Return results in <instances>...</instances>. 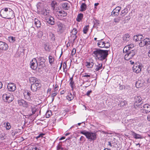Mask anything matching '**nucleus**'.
Masks as SVG:
<instances>
[{
	"label": "nucleus",
	"mask_w": 150,
	"mask_h": 150,
	"mask_svg": "<svg viewBox=\"0 0 150 150\" xmlns=\"http://www.w3.org/2000/svg\"><path fill=\"white\" fill-rule=\"evenodd\" d=\"M108 52L109 50H107L98 49L93 51L92 55L96 59L103 61L105 59L106 60L108 55Z\"/></svg>",
	"instance_id": "obj_1"
},
{
	"label": "nucleus",
	"mask_w": 150,
	"mask_h": 150,
	"mask_svg": "<svg viewBox=\"0 0 150 150\" xmlns=\"http://www.w3.org/2000/svg\"><path fill=\"white\" fill-rule=\"evenodd\" d=\"M0 15L3 18L9 19H13L15 17L13 11L9 8L2 9L0 12Z\"/></svg>",
	"instance_id": "obj_2"
},
{
	"label": "nucleus",
	"mask_w": 150,
	"mask_h": 150,
	"mask_svg": "<svg viewBox=\"0 0 150 150\" xmlns=\"http://www.w3.org/2000/svg\"><path fill=\"white\" fill-rule=\"evenodd\" d=\"M80 133L84 135L86 138L90 140L94 141L96 139L97 137V134L96 133L83 131H81Z\"/></svg>",
	"instance_id": "obj_3"
},
{
	"label": "nucleus",
	"mask_w": 150,
	"mask_h": 150,
	"mask_svg": "<svg viewBox=\"0 0 150 150\" xmlns=\"http://www.w3.org/2000/svg\"><path fill=\"white\" fill-rule=\"evenodd\" d=\"M2 97L5 102L8 103L11 102L13 100V95L9 93H6L4 94Z\"/></svg>",
	"instance_id": "obj_4"
},
{
	"label": "nucleus",
	"mask_w": 150,
	"mask_h": 150,
	"mask_svg": "<svg viewBox=\"0 0 150 150\" xmlns=\"http://www.w3.org/2000/svg\"><path fill=\"white\" fill-rule=\"evenodd\" d=\"M55 15L58 19L62 20L64 17L67 16V13L63 10L57 11H56Z\"/></svg>",
	"instance_id": "obj_5"
},
{
	"label": "nucleus",
	"mask_w": 150,
	"mask_h": 150,
	"mask_svg": "<svg viewBox=\"0 0 150 150\" xmlns=\"http://www.w3.org/2000/svg\"><path fill=\"white\" fill-rule=\"evenodd\" d=\"M136 54V51L135 50H132L130 51L127 53L125 56V60H128L132 59Z\"/></svg>",
	"instance_id": "obj_6"
},
{
	"label": "nucleus",
	"mask_w": 150,
	"mask_h": 150,
	"mask_svg": "<svg viewBox=\"0 0 150 150\" xmlns=\"http://www.w3.org/2000/svg\"><path fill=\"white\" fill-rule=\"evenodd\" d=\"M142 66V64H135L134 65L133 67V70L134 72L138 73L141 71Z\"/></svg>",
	"instance_id": "obj_7"
},
{
	"label": "nucleus",
	"mask_w": 150,
	"mask_h": 150,
	"mask_svg": "<svg viewBox=\"0 0 150 150\" xmlns=\"http://www.w3.org/2000/svg\"><path fill=\"white\" fill-rule=\"evenodd\" d=\"M57 26V31L58 32L62 33L64 30V25L60 21H58L56 23Z\"/></svg>",
	"instance_id": "obj_8"
},
{
	"label": "nucleus",
	"mask_w": 150,
	"mask_h": 150,
	"mask_svg": "<svg viewBox=\"0 0 150 150\" xmlns=\"http://www.w3.org/2000/svg\"><path fill=\"white\" fill-rule=\"evenodd\" d=\"M41 85L40 83H32L31 84V89L33 91H36L41 87Z\"/></svg>",
	"instance_id": "obj_9"
},
{
	"label": "nucleus",
	"mask_w": 150,
	"mask_h": 150,
	"mask_svg": "<svg viewBox=\"0 0 150 150\" xmlns=\"http://www.w3.org/2000/svg\"><path fill=\"white\" fill-rule=\"evenodd\" d=\"M8 48V46L6 42L0 41V50L6 51Z\"/></svg>",
	"instance_id": "obj_10"
},
{
	"label": "nucleus",
	"mask_w": 150,
	"mask_h": 150,
	"mask_svg": "<svg viewBox=\"0 0 150 150\" xmlns=\"http://www.w3.org/2000/svg\"><path fill=\"white\" fill-rule=\"evenodd\" d=\"M142 108V112L143 113H147L150 112V105L149 104H145Z\"/></svg>",
	"instance_id": "obj_11"
},
{
	"label": "nucleus",
	"mask_w": 150,
	"mask_h": 150,
	"mask_svg": "<svg viewBox=\"0 0 150 150\" xmlns=\"http://www.w3.org/2000/svg\"><path fill=\"white\" fill-rule=\"evenodd\" d=\"M38 65L37 60L35 58L33 59L30 62V66L31 68L33 70H35Z\"/></svg>",
	"instance_id": "obj_12"
},
{
	"label": "nucleus",
	"mask_w": 150,
	"mask_h": 150,
	"mask_svg": "<svg viewBox=\"0 0 150 150\" xmlns=\"http://www.w3.org/2000/svg\"><path fill=\"white\" fill-rule=\"evenodd\" d=\"M150 41L149 39L146 38L143 40H142L139 43V46L141 47H143L144 46L148 45L149 44Z\"/></svg>",
	"instance_id": "obj_13"
},
{
	"label": "nucleus",
	"mask_w": 150,
	"mask_h": 150,
	"mask_svg": "<svg viewBox=\"0 0 150 150\" xmlns=\"http://www.w3.org/2000/svg\"><path fill=\"white\" fill-rule=\"evenodd\" d=\"M7 88L9 91H13L16 89V86L13 83H10L8 84Z\"/></svg>",
	"instance_id": "obj_14"
},
{
	"label": "nucleus",
	"mask_w": 150,
	"mask_h": 150,
	"mask_svg": "<svg viewBox=\"0 0 150 150\" xmlns=\"http://www.w3.org/2000/svg\"><path fill=\"white\" fill-rule=\"evenodd\" d=\"M134 47L133 45H129L125 46L124 48L123 52L124 53H127L132 50H131Z\"/></svg>",
	"instance_id": "obj_15"
},
{
	"label": "nucleus",
	"mask_w": 150,
	"mask_h": 150,
	"mask_svg": "<svg viewBox=\"0 0 150 150\" xmlns=\"http://www.w3.org/2000/svg\"><path fill=\"white\" fill-rule=\"evenodd\" d=\"M121 9V7L119 6L116 7L112 11V15L115 16H118Z\"/></svg>",
	"instance_id": "obj_16"
},
{
	"label": "nucleus",
	"mask_w": 150,
	"mask_h": 150,
	"mask_svg": "<svg viewBox=\"0 0 150 150\" xmlns=\"http://www.w3.org/2000/svg\"><path fill=\"white\" fill-rule=\"evenodd\" d=\"M104 67H103V64L102 63H97L95 64L94 69L96 71H99L102 69H103Z\"/></svg>",
	"instance_id": "obj_17"
},
{
	"label": "nucleus",
	"mask_w": 150,
	"mask_h": 150,
	"mask_svg": "<svg viewBox=\"0 0 150 150\" xmlns=\"http://www.w3.org/2000/svg\"><path fill=\"white\" fill-rule=\"evenodd\" d=\"M143 39V37L141 35H134L133 37V39L136 41H141Z\"/></svg>",
	"instance_id": "obj_18"
},
{
	"label": "nucleus",
	"mask_w": 150,
	"mask_h": 150,
	"mask_svg": "<svg viewBox=\"0 0 150 150\" xmlns=\"http://www.w3.org/2000/svg\"><path fill=\"white\" fill-rule=\"evenodd\" d=\"M29 81L31 83H40V81L38 79L35 77H31L29 78Z\"/></svg>",
	"instance_id": "obj_19"
},
{
	"label": "nucleus",
	"mask_w": 150,
	"mask_h": 150,
	"mask_svg": "<svg viewBox=\"0 0 150 150\" xmlns=\"http://www.w3.org/2000/svg\"><path fill=\"white\" fill-rule=\"evenodd\" d=\"M103 39H101L100 40L98 41V42L97 44L100 47H104L105 46V42L104 41H103Z\"/></svg>",
	"instance_id": "obj_20"
},
{
	"label": "nucleus",
	"mask_w": 150,
	"mask_h": 150,
	"mask_svg": "<svg viewBox=\"0 0 150 150\" xmlns=\"http://www.w3.org/2000/svg\"><path fill=\"white\" fill-rule=\"evenodd\" d=\"M23 94L24 97L25 99L29 100H31V94L29 92L25 91Z\"/></svg>",
	"instance_id": "obj_21"
},
{
	"label": "nucleus",
	"mask_w": 150,
	"mask_h": 150,
	"mask_svg": "<svg viewBox=\"0 0 150 150\" xmlns=\"http://www.w3.org/2000/svg\"><path fill=\"white\" fill-rule=\"evenodd\" d=\"M47 22L51 25H53L55 24L54 18L52 17H51L46 19Z\"/></svg>",
	"instance_id": "obj_22"
},
{
	"label": "nucleus",
	"mask_w": 150,
	"mask_h": 150,
	"mask_svg": "<svg viewBox=\"0 0 150 150\" xmlns=\"http://www.w3.org/2000/svg\"><path fill=\"white\" fill-rule=\"evenodd\" d=\"M62 7L63 9L68 10L70 8V4L69 3L65 2L62 4Z\"/></svg>",
	"instance_id": "obj_23"
},
{
	"label": "nucleus",
	"mask_w": 150,
	"mask_h": 150,
	"mask_svg": "<svg viewBox=\"0 0 150 150\" xmlns=\"http://www.w3.org/2000/svg\"><path fill=\"white\" fill-rule=\"evenodd\" d=\"M39 66H42L45 64L44 63L45 61V59L43 58L40 57L39 58Z\"/></svg>",
	"instance_id": "obj_24"
},
{
	"label": "nucleus",
	"mask_w": 150,
	"mask_h": 150,
	"mask_svg": "<svg viewBox=\"0 0 150 150\" xmlns=\"http://www.w3.org/2000/svg\"><path fill=\"white\" fill-rule=\"evenodd\" d=\"M35 24L36 25L37 28H39L41 26V23L38 19L35 18L34 19Z\"/></svg>",
	"instance_id": "obj_25"
},
{
	"label": "nucleus",
	"mask_w": 150,
	"mask_h": 150,
	"mask_svg": "<svg viewBox=\"0 0 150 150\" xmlns=\"http://www.w3.org/2000/svg\"><path fill=\"white\" fill-rule=\"evenodd\" d=\"M132 135L134 137V138L136 139L142 138V136L141 135L137 134L134 132H132Z\"/></svg>",
	"instance_id": "obj_26"
},
{
	"label": "nucleus",
	"mask_w": 150,
	"mask_h": 150,
	"mask_svg": "<svg viewBox=\"0 0 150 150\" xmlns=\"http://www.w3.org/2000/svg\"><path fill=\"white\" fill-rule=\"evenodd\" d=\"M130 36L128 34H125L123 37V41L126 42L129 40Z\"/></svg>",
	"instance_id": "obj_27"
},
{
	"label": "nucleus",
	"mask_w": 150,
	"mask_h": 150,
	"mask_svg": "<svg viewBox=\"0 0 150 150\" xmlns=\"http://www.w3.org/2000/svg\"><path fill=\"white\" fill-rule=\"evenodd\" d=\"M86 66L88 68H91L94 64L93 62L90 61L89 62H86Z\"/></svg>",
	"instance_id": "obj_28"
},
{
	"label": "nucleus",
	"mask_w": 150,
	"mask_h": 150,
	"mask_svg": "<svg viewBox=\"0 0 150 150\" xmlns=\"http://www.w3.org/2000/svg\"><path fill=\"white\" fill-rule=\"evenodd\" d=\"M94 23L93 27L97 29L98 27V26L100 25L99 21L97 20H95L94 21Z\"/></svg>",
	"instance_id": "obj_29"
},
{
	"label": "nucleus",
	"mask_w": 150,
	"mask_h": 150,
	"mask_svg": "<svg viewBox=\"0 0 150 150\" xmlns=\"http://www.w3.org/2000/svg\"><path fill=\"white\" fill-rule=\"evenodd\" d=\"M135 101L138 102V103H140L142 99L140 96H136L134 97Z\"/></svg>",
	"instance_id": "obj_30"
},
{
	"label": "nucleus",
	"mask_w": 150,
	"mask_h": 150,
	"mask_svg": "<svg viewBox=\"0 0 150 150\" xmlns=\"http://www.w3.org/2000/svg\"><path fill=\"white\" fill-rule=\"evenodd\" d=\"M31 111L32 112V113L29 114V115L31 116L32 115L34 114L36 111V109L34 106H32L31 107Z\"/></svg>",
	"instance_id": "obj_31"
},
{
	"label": "nucleus",
	"mask_w": 150,
	"mask_h": 150,
	"mask_svg": "<svg viewBox=\"0 0 150 150\" xmlns=\"http://www.w3.org/2000/svg\"><path fill=\"white\" fill-rule=\"evenodd\" d=\"M81 11H83L86 10V5L85 3H82L81 6Z\"/></svg>",
	"instance_id": "obj_32"
},
{
	"label": "nucleus",
	"mask_w": 150,
	"mask_h": 150,
	"mask_svg": "<svg viewBox=\"0 0 150 150\" xmlns=\"http://www.w3.org/2000/svg\"><path fill=\"white\" fill-rule=\"evenodd\" d=\"M83 15L82 14H79L77 17V21L78 22H80V21L82 19Z\"/></svg>",
	"instance_id": "obj_33"
},
{
	"label": "nucleus",
	"mask_w": 150,
	"mask_h": 150,
	"mask_svg": "<svg viewBox=\"0 0 150 150\" xmlns=\"http://www.w3.org/2000/svg\"><path fill=\"white\" fill-rule=\"evenodd\" d=\"M67 100L71 101L73 99L74 97L71 93H69L67 97Z\"/></svg>",
	"instance_id": "obj_34"
},
{
	"label": "nucleus",
	"mask_w": 150,
	"mask_h": 150,
	"mask_svg": "<svg viewBox=\"0 0 150 150\" xmlns=\"http://www.w3.org/2000/svg\"><path fill=\"white\" fill-rule=\"evenodd\" d=\"M135 86L137 88H139L142 86V83H141L140 81H138L136 82Z\"/></svg>",
	"instance_id": "obj_35"
},
{
	"label": "nucleus",
	"mask_w": 150,
	"mask_h": 150,
	"mask_svg": "<svg viewBox=\"0 0 150 150\" xmlns=\"http://www.w3.org/2000/svg\"><path fill=\"white\" fill-rule=\"evenodd\" d=\"M127 12V9L126 8H125L122 11L121 14L122 16H124Z\"/></svg>",
	"instance_id": "obj_36"
},
{
	"label": "nucleus",
	"mask_w": 150,
	"mask_h": 150,
	"mask_svg": "<svg viewBox=\"0 0 150 150\" xmlns=\"http://www.w3.org/2000/svg\"><path fill=\"white\" fill-rule=\"evenodd\" d=\"M70 83L69 84L70 85V86L72 88V89H73L74 87V82L73 81V79L72 78H71L70 79Z\"/></svg>",
	"instance_id": "obj_37"
},
{
	"label": "nucleus",
	"mask_w": 150,
	"mask_h": 150,
	"mask_svg": "<svg viewBox=\"0 0 150 150\" xmlns=\"http://www.w3.org/2000/svg\"><path fill=\"white\" fill-rule=\"evenodd\" d=\"M49 62L51 64L54 62V59L52 56L50 55L49 57Z\"/></svg>",
	"instance_id": "obj_38"
},
{
	"label": "nucleus",
	"mask_w": 150,
	"mask_h": 150,
	"mask_svg": "<svg viewBox=\"0 0 150 150\" xmlns=\"http://www.w3.org/2000/svg\"><path fill=\"white\" fill-rule=\"evenodd\" d=\"M67 65L66 62H64L63 64V68L64 69V71L66 73L67 71Z\"/></svg>",
	"instance_id": "obj_39"
},
{
	"label": "nucleus",
	"mask_w": 150,
	"mask_h": 150,
	"mask_svg": "<svg viewBox=\"0 0 150 150\" xmlns=\"http://www.w3.org/2000/svg\"><path fill=\"white\" fill-rule=\"evenodd\" d=\"M89 26L88 25H86L83 28V33L84 34H86L88 31V28H89Z\"/></svg>",
	"instance_id": "obj_40"
},
{
	"label": "nucleus",
	"mask_w": 150,
	"mask_h": 150,
	"mask_svg": "<svg viewBox=\"0 0 150 150\" xmlns=\"http://www.w3.org/2000/svg\"><path fill=\"white\" fill-rule=\"evenodd\" d=\"M52 115V112L51 111H48L46 114V117L47 118L49 117L51 115Z\"/></svg>",
	"instance_id": "obj_41"
},
{
	"label": "nucleus",
	"mask_w": 150,
	"mask_h": 150,
	"mask_svg": "<svg viewBox=\"0 0 150 150\" xmlns=\"http://www.w3.org/2000/svg\"><path fill=\"white\" fill-rule=\"evenodd\" d=\"M49 37L51 38V39L52 40H54L55 39V37L54 34L52 33H49Z\"/></svg>",
	"instance_id": "obj_42"
},
{
	"label": "nucleus",
	"mask_w": 150,
	"mask_h": 150,
	"mask_svg": "<svg viewBox=\"0 0 150 150\" xmlns=\"http://www.w3.org/2000/svg\"><path fill=\"white\" fill-rule=\"evenodd\" d=\"M25 101L23 100H20L18 101V103L20 105H24Z\"/></svg>",
	"instance_id": "obj_43"
},
{
	"label": "nucleus",
	"mask_w": 150,
	"mask_h": 150,
	"mask_svg": "<svg viewBox=\"0 0 150 150\" xmlns=\"http://www.w3.org/2000/svg\"><path fill=\"white\" fill-rule=\"evenodd\" d=\"M141 103H138V102H135L134 104V106L136 108H137L140 106Z\"/></svg>",
	"instance_id": "obj_44"
},
{
	"label": "nucleus",
	"mask_w": 150,
	"mask_h": 150,
	"mask_svg": "<svg viewBox=\"0 0 150 150\" xmlns=\"http://www.w3.org/2000/svg\"><path fill=\"white\" fill-rule=\"evenodd\" d=\"M91 74L89 73H85L83 74L82 77H86L87 78H89L91 76Z\"/></svg>",
	"instance_id": "obj_45"
},
{
	"label": "nucleus",
	"mask_w": 150,
	"mask_h": 150,
	"mask_svg": "<svg viewBox=\"0 0 150 150\" xmlns=\"http://www.w3.org/2000/svg\"><path fill=\"white\" fill-rule=\"evenodd\" d=\"M15 38L11 36L8 37V40L10 42H13L15 41Z\"/></svg>",
	"instance_id": "obj_46"
},
{
	"label": "nucleus",
	"mask_w": 150,
	"mask_h": 150,
	"mask_svg": "<svg viewBox=\"0 0 150 150\" xmlns=\"http://www.w3.org/2000/svg\"><path fill=\"white\" fill-rule=\"evenodd\" d=\"M71 33H72L71 35H76V34L77 33V30L75 28H74L71 31Z\"/></svg>",
	"instance_id": "obj_47"
},
{
	"label": "nucleus",
	"mask_w": 150,
	"mask_h": 150,
	"mask_svg": "<svg viewBox=\"0 0 150 150\" xmlns=\"http://www.w3.org/2000/svg\"><path fill=\"white\" fill-rule=\"evenodd\" d=\"M47 11L46 9H43L42 11V14L44 16H47L48 14V12Z\"/></svg>",
	"instance_id": "obj_48"
},
{
	"label": "nucleus",
	"mask_w": 150,
	"mask_h": 150,
	"mask_svg": "<svg viewBox=\"0 0 150 150\" xmlns=\"http://www.w3.org/2000/svg\"><path fill=\"white\" fill-rule=\"evenodd\" d=\"M43 35L42 32L41 31H39L37 34V35L39 38H41Z\"/></svg>",
	"instance_id": "obj_49"
},
{
	"label": "nucleus",
	"mask_w": 150,
	"mask_h": 150,
	"mask_svg": "<svg viewBox=\"0 0 150 150\" xmlns=\"http://www.w3.org/2000/svg\"><path fill=\"white\" fill-rule=\"evenodd\" d=\"M71 40L74 42L77 38V36L75 35H71Z\"/></svg>",
	"instance_id": "obj_50"
},
{
	"label": "nucleus",
	"mask_w": 150,
	"mask_h": 150,
	"mask_svg": "<svg viewBox=\"0 0 150 150\" xmlns=\"http://www.w3.org/2000/svg\"><path fill=\"white\" fill-rule=\"evenodd\" d=\"M57 94V91H55L54 93L52 94L51 95V96L52 98V101H53L54 99V97Z\"/></svg>",
	"instance_id": "obj_51"
},
{
	"label": "nucleus",
	"mask_w": 150,
	"mask_h": 150,
	"mask_svg": "<svg viewBox=\"0 0 150 150\" xmlns=\"http://www.w3.org/2000/svg\"><path fill=\"white\" fill-rule=\"evenodd\" d=\"M120 17L116 18L114 19V22L116 23H119L120 21Z\"/></svg>",
	"instance_id": "obj_52"
},
{
	"label": "nucleus",
	"mask_w": 150,
	"mask_h": 150,
	"mask_svg": "<svg viewBox=\"0 0 150 150\" xmlns=\"http://www.w3.org/2000/svg\"><path fill=\"white\" fill-rule=\"evenodd\" d=\"M126 104L127 102L126 101H121L120 103V104H119V105H120V106H124Z\"/></svg>",
	"instance_id": "obj_53"
},
{
	"label": "nucleus",
	"mask_w": 150,
	"mask_h": 150,
	"mask_svg": "<svg viewBox=\"0 0 150 150\" xmlns=\"http://www.w3.org/2000/svg\"><path fill=\"white\" fill-rule=\"evenodd\" d=\"M10 124L8 122H7L6 125V127L7 129L9 130L11 128Z\"/></svg>",
	"instance_id": "obj_54"
},
{
	"label": "nucleus",
	"mask_w": 150,
	"mask_h": 150,
	"mask_svg": "<svg viewBox=\"0 0 150 150\" xmlns=\"http://www.w3.org/2000/svg\"><path fill=\"white\" fill-rule=\"evenodd\" d=\"M76 53V50L74 48L73 49L71 53V54L72 56L74 55Z\"/></svg>",
	"instance_id": "obj_55"
},
{
	"label": "nucleus",
	"mask_w": 150,
	"mask_h": 150,
	"mask_svg": "<svg viewBox=\"0 0 150 150\" xmlns=\"http://www.w3.org/2000/svg\"><path fill=\"white\" fill-rule=\"evenodd\" d=\"M105 46L104 47L105 48H108L110 46V45L109 42H105Z\"/></svg>",
	"instance_id": "obj_56"
},
{
	"label": "nucleus",
	"mask_w": 150,
	"mask_h": 150,
	"mask_svg": "<svg viewBox=\"0 0 150 150\" xmlns=\"http://www.w3.org/2000/svg\"><path fill=\"white\" fill-rule=\"evenodd\" d=\"M119 88L120 90H122L124 89L125 86L124 85H121L119 84Z\"/></svg>",
	"instance_id": "obj_57"
},
{
	"label": "nucleus",
	"mask_w": 150,
	"mask_h": 150,
	"mask_svg": "<svg viewBox=\"0 0 150 150\" xmlns=\"http://www.w3.org/2000/svg\"><path fill=\"white\" fill-rule=\"evenodd\" d=\"M23 106L27 108L28 106V103L25 101V103H24V105Z\"/></svg>",
	"instance_id": "obj_58"
},
{
	"label": "nucleus",
	"mask_w": 150,
	"mask_h": 150,
	"mask_svg": "<svg viewBox=\"0 0 150 150\" xmlns=\"http://www.w3.org/2000/svg\"><path fill=\"white\" fill-rule=\"evenodd\" d=\"M44 135V134H40L38 136L36 137V138L37 139L40 137H42Z\"/></svg>",
	"instance_id": "obj_59"
},
{
	"label": "nucleus",
	"mask_w": 150,
	"mask_h": 150,
	"mask_svg": "<svg viewBox=\"0 0 150 150\" xmlns=\"http://www.w3.org/2000/svg\"><path fill=\"white\" fill-rule=\"evenodd\" d=\"M31 150H40L37 147L33 146Z\"/></svg>",
	"instance_id": "obj_60"
},
{
	"label": "nucleus",
	"mask_w": 150,
	"mask_h": 150,
	"mask_svg": "<svg viewBox=\"0 0 150 150\" xmlns=\"http://www.w3.org/2000/svg\"><path fill=\"white\" fill-rule=\"evenodd\" d=\"M18 133V132L16 131H14L13 132H12V134L14 136L16 134Z\"/></svg>",
	"instance_id": "obj_61"
},
{
	"label": "nucleus",
	"mask_w": 150,
	"mask_h": 150,
	"mask_svg": "<svg viewBox=\"0 0 150 150\" xmlns=\"http://www.w3.org/2000/svg\"><path fill=\"white\" fill-rule=\"evenodd\" d=\"M92 92L91 91H87L86 94L87 96H89L90 94V93Z\"/></svg>",
	"instance_id": "obj_62"
},
{
	"label": "nucleus",
	"mask_w": 150,
	"mask_h": 150,
	"mask_svg": "<svg viewBox=\"0 0 150 150\" xmlns=\"http://www.w3.org/2000/svg\"><path fill=\"white\" fill-rule=\"evenodd\" d=\"M62 148V147L60 145H58L57 146V149L58 150H61V148Z\"/></svg>",
	"instance_id": "obj_63"
},
{
	"label": "nucleus",
	"mask_w": 150,
	"mask_h": 150,
	"mask_svg": "<svg viewBox=\"0 0 150 150\" xmlns=\"http://www.w3.org/2000/svg\"><path fill=\"white\" fill-rule=\"evenodd\" d=\"M84 139V137L83 136H81L80 139V141H82Z\"/></svg>",
	"instance_id": "obj_64"
}]
</instances>
